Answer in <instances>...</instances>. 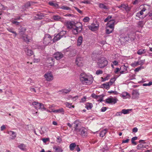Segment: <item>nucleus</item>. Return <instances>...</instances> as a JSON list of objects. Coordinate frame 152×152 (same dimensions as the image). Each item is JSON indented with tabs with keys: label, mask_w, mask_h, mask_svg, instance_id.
<instances>
[{
	"label": "nucleus",
	"mask_w": 152,
	"mask_h": 152,
	"mask_svg": "<svg viewBox=\"0 0 152 152\" xmlns=\"http://www.w3.org/2000/svg\"><path fill=\"white\" fill-rule=\"evenodd\" d=\"M80 80L82 84L86 85L91 84L93 80V77L91 75L82 73L80 76Z\"/></svg>",
	"instance_id": "obj_1"
},
{
	"label": "nucleus",
	"mask_w": 152,
	"mask_h": 152,
	"mask_svg": "<svg viewBox=\"0 0 152 152\" xmlns=\"http://www.w3.org/2000/svg\"><path fill=\"white\" fill-rule=\"evenodd\" d=\"M82 30V25L80 22H78L74 24V26L72 29V33L75 35L81 32Z\"/></svg>",
	"instance_id": "obj_2"
},
{
	"label": "nucleus",
	"mask_w": 152,
	"mask_h": 152,
	"mask_svg": "<svg viewBox=\"0 0 152 152\" xmlns=\"http://www.w3.org/2000/svg\"><path fill=\"white\" fill-rule=\"evenodd\" d=\"M19 34L20 35V38L27 43L30 42L32 40V38L31 37L28 36L27 35L24 33L20 32V33Z\"/></svg>",
	"instance_id": "obj_3"
},
{
	"label": "nucleus",
	"mask_w": 152,
	"mask_h": 152,
	"mask_svg": "<svg viewBox=\"0 0 152 152\" xmlns=\"http://www.w3.org/2000/svg\"><path fill=\"white\" fill-rule=\"evenodd\" d=\"M108 63V61L105 58H102L99 61L98 65L99 68H103L107 65Z\"/></svg>",
	"instance_id": "obj_4"
},
{
	"label": "nucleus",
	"mask_w": 152,
	"mask_h": 152,
	"mask_svg": "<svg viewBox=\"0 0 152 152\" xmlns=\"http://www.w3.org/2000/svg\"><path fill=\"white\" fill-rule=\"evenodd\" d=\"M44 77L46 80L48 81H51L53 80L54 77L51 72L49 71L46 73Z\"/></svg>",
	"instance_id": "obj_5"
},
{
	"label": "nucleus",
	"mask_w": 152,
	"mask_h": 152,
	"mask_svg": "<svg viewBox=\"0 0 152 152\" xmlns=\"http://www.w3.org/2000/svg\"><path fill=\"white\" fill-rule=\"evenodd\" d=\"M52 39L51 36L49 34H45L43 38V43L46 45L49 44L52 41Z\"/></svg>",
	"instance_id": "obj_6"
},
{
	"label": "nucleus",
	"mask_w": 152,
	"mask_h": 152,
	"mask_svg": "<svg viewBox=\"0 0 152 152\" xmlns=\"http://www.w3.org/2000/svg\"><path fill=\"white\" fill-rule=\"evenodd\" d=\"M32 104L37 109H39L41 110H46V108L44 107L43 104L40 103L34 102L32 103Z\"/></svg>",
	"instance_id": "obj_7"
},
{
	"label": "nucleus",
	"mask_w": 152,
	"mask_h": 152,
	"mask_svg": "<svg viewBox=\"0 0 152 152\" xmlns=\"http://www.w3.org/2000/svg\"><path fill=\"white\" fill-rule=\"evenodd\" d=\"M77 133V132H76ZM79 134L83 137L86 136L87 135V130L85 128L81 127L78 129Z\"/></svg>",
	"instance_id": "obj_8"
},
{
	"label": "nucleus",
	"mask_w": 152,
	"mask_h": 152,
	"mask_svg": "<svg viewBox=\"0 0 152 152\" xmlns=\"http://www.w3.org/2000/svg\"><path fill=\"white\" fill-rule=\"evenodd\" d=\"M99 25L97 23H92L90 26H89V29L92 31H95L98 29Z\"/></svg>",
	"instance_id": "obj_9"
},
{
	"label": "nucleus",
	"mask_w": 152,
	"mask_h": 152,
	"mask_svg": "<svg viewBox=\"0 0 152 152\" xmlns=\"http://www.w3.org/2000/svg\"><path fill=\"white\" fill-rule=\"evenodd\" d=\"M117 100H118L116 98L110 97L106 99V101L107 103L113 104L116 103Z\"/></svg>",
	"instance_id": "obj_10"
},
{
	"label": "nucleus",
	"mask_w": 152,
	"mask_h": 152,
	"mask_svg": "<svg viewBox=\"0 0 152 152\" xmlns=\"http://www.w3.org/2000/svg\"><path fill=\"white\" fill-rule=\"evenodd\" d=\"M63 56V55L60 52H57L54 54V57L57 60L60 59Z\"/></svg>",
	"instance_id": "obj_11"
},
{
	"label": "nucleus",
	"mask_w": 152,
	"mask_h": 152,
	"mask_svg": "<svg viewBox=\"0 0 152 152\" xmlns=\"http://www.w3.org/2000/svg\"><path fill=\"white\" fill-rule=\"evenodd\" d=\"M139 95V93L137 90H134L132 93V98L134 99H137Z\"/></svg>",
	"instance_id": "obj_12"
},
{
	"label": "nucleus",
	"mask_w": 152,
	"mask_h": 152,
	"mask_svg": "<svg viewBox=\"0 0 152 152\" xmlns=\"http://www.w3.org/2000/svg\"><path fill=\"white\" fill-rule=\"evenodd\" d=\"M76 64L79 66H82L83 65V59L82 58H77L76 60Z\"/></svg>",
	"instance_id": "obj_13"
},
{
	"label": "nucleus",
	"mask_w": 152,
	"mask_h": 152,
	"mask_svg": "<svg viewBox=\"0 0 152 152\" xmlns=\"http://www.w3.org/2000/svg\"><path fill=\"white\" fill-rule=\"evenodd\" d=\"M91 96L93 98L96 99L98 101L101 102L102 100L101 96L96 95L95 94L93 93L91 94Z\"/></svg>",
	"instance_id": "obj_14"
},
{
	"label": "nucleus",
	"mask_w": 152,
	"mask_h": 152,
	"mask_svg": "<svg viewBox=\"0 0 152 152\" xmlns=\"http://www.w3.org/2000/svg\"><path fill=\"white\" fill-rule=\"evenodd\" d=\"M53 19L56 21H60L62 22H64V19L58 15L54 16Z\"/></svg>",
	"instance_id": "obj_15"
},
{
	"label": "nucleus",
	"mask_w": 152,
	"mask_h": 152,
	"mask_svg": "<svg viewBox=\"0 0 152 152\" xmlns=\"http://www.w3.org/2000/svg\"><path fill=\"white\" fill-rule=\"evenodd\" d=\"M79 124V121H75L74 123L73 124H74V128L75 129L74 130L76 132H78V129H79L77 128V127L78 126V124Z\"/></svg>",
	"instance_id": "obj_16"
},
{
	"label": "nucleus",
	"mask_w": 152,
	"mask_h": 152,
	"mask_svg": "<svg viewBox=\"0 0 152 152\" xmlns=\"http://www.w3.org/2000/svg\"><path fill=\"white\" fill-rule=\"evenodd\" d=\"M24 50L25 51L26 54L28 56H30L33 54V52L32 50H31L28 49L27 48H24Z\"/></svg>",
	"instance_id": "obj_17"
},
{
	"label": "nucleus",
	"mask_w": 152,
	"mask_h": 152,
	"mask_svg": "<svg viewBox=\"0 0 152 152\" xmlns=\"http://www.w3.org/2000/svg\"><path fill=\"white\" fill-rule=\"evenodd\" d=\"M121 96L123 99L129 98L130 97L129 94L126 92H123L121 94Z\"/></svg>",
	"instance_id": "obj_18"
},
{
	"label": "nucleus",
	"mask_w": 152,
	"mask_h": 152,
	"mask_svg": "<svg viewBox=\"0 0 152 152\" xmlns=\"http://www.w3.org/2000/svg\"><path fill=\"white\" fill-rule=\"evenodd\" d=\"M7 133L12 136V137L11 138V139H14L16 137V134L15 132L13 131H8Z\"/></svg>",
	"instance_id": "obj_19"
},
{
	"label": "nucleus",
	"mask_w": 152,
	"mask_h": 152,
	"mask_svg": "<svg viewBox=\"0 0 152 152\" xmlns=\"http://www.w3.org/2000/svg\"><path fill=\"white\" fill-rule=\"evenodd\" d=\"M52 112L55 113H62V114H64V110L63 108H61L56 110H54L52 109Z\"/></svg>",
	"instance_id": "obj_20"
},
{
	"label": "nucleus",
	"mask_w": 152,
	"mask_h": 152,
	"mask_svg": "<svg viewBox=\"0 0 152 152\" xmlns=\"http://www.w3.org/2000/svg\"><path fill=\"white\" fill-rule=\"evenodd\" d=\"M66 26L68 28L72 29L73 26H74V24L71 22L68 21L66 23Z\"/></svg>",
	"instance_id": "obj_21"
},
{
	"label": "nucleus",
	"mask_w": 152,
	"mask_h": 152,
	"mask_svg": "<svg viewBox=\"0 0 152 152\" xmlns=\"http://www.w3.org/2000/svg\"><path fill=\"white\" fill-rule=\"evenodd\" d=\"M61 37L60 35L58 34L54 37L53 39V41L54 42H56L59 40Z\"/></svg>",
	"instance_id": "obj_22"
},
{
	"label": "nucleus",
	"mask_w": 152,
	"mask_h": 152,
	"mask_svg": "<svg viewBox=\"0 0 152 152\" xmlns=\"http://www.w3.org/2000/svg\"><path fill=\"white\" fill-rule=\"evenodd\" d=\"M144 24L143 21H138L137 23L138 27L141 28L143 27Z\"/></svg>",
	"instance_id": "obj_23"
},
{
	"label": "nucleus",
	"mask_w": 152,
	"mask_h": 152,
	"mask_svg": "<svg viewBox=\"0 0 152 152\" xmlns=\"http://www.w3.org/2000/svg\"><path fill=\"white\" fill-rule=\"evenodd\" d=\"M7 29L10 32H11V33H13V34H14V36L15 37H16L17 36V34L16 32L13 31V28H7Z\"/></svg>",
	"instance_id": "obj_24"
},
{
	"label": "nucleus",
	"mask_w": 152,
	"mask_h": 152,
	"mask_svg": "<svg viewBox=\"0 0 152 152\" xmlns=\"http://www.w3.org/2000/svg\"><path fill=\"white\" fill-rule=\"evenodd\" d=\"M107 129H105L104 130L102 131L100 134V137H103L106 134L107 131Z\"/></svg>",
	"instance_id": "obj_25"
},
{
	"label": "nucleus",
	"mask_w": 152,
	"mask_h": 152,
	"mask_svg": "<svg viewBox=\"0 0 152 152\" xmlns=\"http://www.w3.org/2000/svg\"><path fill=\"white\" fill-rule=\"evenodd\" d=\"M53 148L57 152H62L63 151L62 148L58 146L57 147L54 146Z\"/></svg>",
	"instance_id": "obj_26"
},
{
	"label": "nucleus",
	"mask_w": 152,
	"mask_h": 152,
	"mask_svg": "<svg viewBox=\"0 0 152 152\" xmlns=\"http://www.w3.org/2000/svg\"><path fill=\"white\" fill-rule=\"evenodd\" d=\"M26 145L23 144H21L18 146V147L20 149L23 151L26 150Z\"/></svg>",
	"instance_id": "obj_27"
},
{
	"label": "nucleus",
	"mask_w": 152,
	"mask_h": 152,
	"mask_svg": "<svg viewBox=\"0 0 152 152\" xmlns=\"http://www.w3.org/2000/svg\"><path fill=\"white\" fill-rule=\"evenodd\" d=\"M83 37L82 36H80L78 37L77 40V45L78 46H80L81 45L83 41Z\"/></svg>",
	"instance_id": "obj_28"
},
{
	"label": "nucleus",
	"mask_w": 152,
	"mask_h": 152,
	"mask_svg": "<svg viewBox=\"0 0 152 152\" xmlns=\"http://www.w3.org/2000/svg\"><path fill=\"white\" fill-rule=\"evenodd\" d=\"M146 146L143 145L142 144H140L137 146V148L138 150L142 149L145 148Z\"/></svg>",
	"instance_id": "obj_29"
},
{
	"label": "nucleus",
	"mask_w": 152,
	"mask_h": 152,
	"mask_svg": "<svg viewBox=\"0 0 152 152\" xmlns=\"http://www.w3.org/2000/svg\"><path fill=\"white\" fill-rule=\"evenodd\" d=\"M77 145L75 143H73L69 145V148L71 151H73L75 147H76Z\"/></svg>",
	"instance_id": "obj_30"
},
{
	"label": "nucleus",
	"mask_w": 152,
	"mask_h": 152,
	"mask_svg": "<svg viewBox=\"0 0 152 152\" xmlns=\"http://www.w3.org/2000/svg\"><path fill=\"white\" fill-rule=\"evenodd\" d=\"M132 109H123L122 110V112L123 114H129V112L131 111Z\"/></svg>",
	"instance_id": "obj_31"
},
{
	"label": "nucleus",
	"mask_w": 152,
	"mask_h": 152,
	"mask_svg": "<svg viewBox=\"0 0 152 152\" xmlns=\"http://www.w3.org/2000/svg\"><path fill=\"white\" fill-rule=\"evenodd\" d=\"M99 8L105 10L107 9V7L104 5V4L101 3H99Z\"/></svg>",
	"instance_id": "obj_32"
},
{
	"label": "nucleus",
	"mask_w": 152,
	"mask_h": 152,
	"mask_svg": "<svg viewBox=\"0 0 152 152\" xmlns=\"http://www.w3.org/2000/svg\"><path fill=\"white\" fill-rule=\"evenodd\" d=\"M48 4L50 5L51 6H53L57 8H59L58 5L57 4L53 3L52 2H49Z\"/></svg>",
	"instance_id": "obj_33"
},
{
	"label": "nucleus",
	"mask_w": 152,
	"mask_h": 152,
	"mask_svg": "<svg viewBox=\"0 0 152 152\" xmlns=\"http://www.w3.org/2000/svg\"><path fill=\"white\" fill-rule=\"evenodd\" d=\"M93 107L92 104L91 103H88L86 104V108L87 109H90Z\"/></svg>",
	"instance_id": "obj_34"
},
{
	"label": "nucleus",
	"mask_w": 152,
	"mask_h": 152,
	"mask_svg": "<svg viewBox=\"0 0 152 152\" xmlns=\"http://www.w3.org/2000/svg\"><path fill=\"white\" fill-rule=\"evenodd\" d=\"M43 16L40 13H37L36 15V16H35L36 18L37 19H41Z\"/></svg>",
	"instance_id": "obj_35"
},
{
	"label": "nucleus",
	"mask_w": 152,
	"mask_h": 152,
	"mask_svg": "<svg viewBox=\"0 0 152 152\" xmlns=\"http://www.w3.org/2000/svg\"><path fill=\"white\" fill-rule=\"evenodd\" d=\"M65 104L66 105V106L67 107H68L69 108H71L72 107V108L74 107V105H72V104L68 102H66L65 103Z\"/></svg>",
	"instance_id": "obj_36"
},
{
	"label": "nucleus",
	"mask_w": 152,
	"mask_h": 152,
	"mask_svg": "<svg viewBox=\"0 0 152 152\" xmlns=\"http://www.w3.org/2000/svg\"><path fill=\"white\" fill-rule=\"evenodd\" d=\"M71 89L70 88H69L68 89H63L61 90V92L64 93L65 94H67L68 93L71 91Z\"/></svg>",
	"instance_id": "obj_37"
},
{
	"label": "nucleus",
	"mask_w": 152,
	"mask_h": 152,
	"mask_svg": "<svg viewBox=\"0 0 152 152\" xmlns=\"http://www.w3.org/2000/svg\"><path fill=\"white\" fill-rule=\"evenodd\" d=\"M145 52V50L140 49L138 51L137 53L139 55H141L144 53Z\"/></svg>",
	"instance_id": "obj_38"
},
{
	"label": "nucleus",
	"mask_w": 152,
	"mask_h": 152,
	"mask_svg": "<svg viewBox=\"0 0 152 152\" xmlns=\"http://www.w3.org/2000/svg\"><path fill=\"white\" fill-rule=\"evenodd\" d=\"M107 28H109L110 29L113 30L114 28V25L113 24H108V23H107Z\"/></svg>",
	"instance_id": "obj_39"
},
{
	"label": "nucleus",
	"mask_w": 152,
	"mask_h": 152,
	"mask_svg": "<svg viewBox=\"0 0 152 152\" xmlns=\"http://www.w3.org/2000/svg\"><path fill=\"white\" fill-rule=\"evenodd\" d=\"M108 84L107 83H104L103 84V85L105 88L108 89H109L110 87L108 85Z\"/></svg>",
	"instance_id": "obj_40"
},
{
	"label": "nucleus",
	"mask_w": 152,
	"mask_h": 152,
	"mask_svg": "<svg viewBox=\"0 0 152 152\" xmlns=\"http://www.w3.org/2000/svg\"><path fill=\"white\" fill-rule=\"evenodd\" d=\"M33 3L32 2H28L25 4V6L26 7H28L30 6Z\"/></svg>",
	"instance_id": "obj_41"
},
{
	"label": "nucleus",
	"mask_w": 152,
	"mask_h": 152,
	"mask_svg": "<svg viewBox=\"0 0 152 152\" xmlns=\"http://www.w3.org/2000/svg\"><path fill=\"white\" fill-rule=\"evenodd\" d=\"M118 8H123L125 9H126L127 8L126 6L124 4H122L118 6Z\"/></svg>",
	"instance_id": "obj_42"
},
{
	"label": "nucleus",
	"mask_w": 152,
	"mask_h": 152,
	"mask_svg": "<svg viewBox=\"0 0 152 152\" xmlns=\"http://www.w3.org/2000/svg\"><path fill=\"white\" fill-rule=\"evenodd\" d=\"M61 9H62L64 10H70V8L67 6H62L60 8Z\"/></svg>",
	"instance_id": "obj_43"
},
{
	"label": "nucleus",
	"mask_w": 152,
	"mask_h": 152,
	"mask_svg": "<svg viewBox=\"0 0 152 152\" xmlns=\"http://www.w3.org/2000/svg\"><path fill=\"white\" fill-rule=\"evenodd\" d=\"M66 32L65 31H62L58 33L61 37H62L64 35L66 34Z\"/></svg>",
	"instance_id": "obj_44"
},
{
	"label": "nucleus",
	"mask_w": 152,
	"mask_h": 152,
	"mask_svg": "<svg viewBox=\"0 0 152 152\" xmlns=\"http://www.w3.org/2000/svg\"><path fill=\"white\" fill-rule=\"evenodd\" d=\"M113 30L111 29H109L107 28H106V33L107 34H110L112 33Z\"/></svg>",
	"instance_id": "obj_45"
},
{
	"label": "nucleus",
	"mask_w": 152,
	"mask_h": 152,
	"mask_svg": "<svg viewBox=\"0 0 152 152\" xmlns=\"http://www.w3.org/2000/svg\"><path fill=\"white\" fill-rule=\"evenodd\" d=\"M90 20V18H89V17H85L83 19V21L85 22H88Z\"/></svg>",
	"instance_id": "obj_46"
},
{
	"label": "nucleus",
	"mask_w": 152,
	"mask_h": 152,
	"mask_svg": "<svg viewBox=\"0 0 152 152\" xmlns=\"http://www.w3.org/2000/svg\"><path fill=\"white\" fill-rule=\"evenodd\" d=\"M112 18V16L109 15L108 16L107 18H105L104 20V22H107L110 19Z\"/></svg>",
	"instance_id": "obj_47"
},
{
	"label": "nucleus",
	"mask_w": 152,
	"mask_h": 152,
	"mask_svg": "<svg viewBox=\"0 0 152 152\" xmlns=\"http://www.w3.org/2000/svg\"><path fill=\"white\" fill-rule=\"evenodd\" d=\"M103 73L102 71L100 69H99L96 71V74L97 75L102 74Z\"/></svg>",
	"instance_id": "obj_48"
},
{
	"label": "nucleus",
	"mask_w": 152,
	"mask_h": 152,
	"mask_svg": "<svg viewBox=\"0 0 152 152\" xmlns=\"http://www.w3.org/2000/svg\"><path fill=\"white\" fill-rule=\"evenodd\" d=\"M129 37L130 38L131 41H132L134 40L135 38L134 35H130L129 36Z\"/></svg>",
	"instance_id": "obj_49"
},
{
	"label": "nucleus",
	"mask_w": 152,
	"mask_h": 152,
	"mask_svg": "<svg viewBox=\"0 0 152 152\" xmlns=\"http://www.w3.org/2000/svg\"><path fill=\"white\" fill-rule=\"evenodd\" d=\"M152 84V82L151 81L149 82L148 83H144L143 84V86H150Z\"/></svg>",
	"instance_id": "obj_50"
},
{
	"label": "nucleus",
	"mask_w": 152,
	"mask_h": 152,
	"mask_svg": "<svg viewBox=\"0 0 152 152\" xmlns=\"http://www.w3.org/2000/svg\"><path fill=\"white\" fill-rule=\"evenodd\" d=\"M115 21L114 20H109V22H108V24H113L114 25V23H115Z\"/></svg>",
	"instance_id": "obj_51"
},
{
	"label": "nucleus",
	"mask_w": 152,
	"mask_h": 152,
	"mask_svg": "<svg viewBox=\"0 0 152 152\" xmlns=\"http://www.w3.org/2000/svg\"><path fill=\"white\" fill-rule=\"evenodd\" d=\"M37 48L39 50H42L45 48V47L43 46L38 45L37 46Z\"/></svg>",
	"instance_id": "obj_52"
},
{
	"label": "nucleus",
	"mask_w": 152,
	"mask_h": 152,
	"mask_svg": "<svg viewBox=\"0 0 152 152\" xmlns=\"http://www.w3.org/2000/svg\"><path fill=\"white\" fill-rule=\"evenodd\" d=\"M146 10V9L145 8H143V9L141 10L140 12H139L140 14L141 15H142L143 14V12H144Z\"/></svg>",
	"instance_id": "obj_53"
},
{
	"label": "nucleus",
	"mask_w": 152,
	"mask_h": 152,
	"mask_svg": "<svg viewBox=\"0 0 152 152\" xmlns=\"http://www.w3.org/2000/svg\"><path fill=\"white\" fill-rule=\"evenodd\" d=\"M12 23L14 24H15L16 25H19V24L20 23L19 22H18L17 21H16L15 20H12L11 21Z\"/></svg>",
	"instance_id": "obj_54"
},
{
	"label": "nucleus",
	"mask_w": 152,
	"mask_h": 152,
	"mask_svg": "<svg viewBox=\"0 0 152 152\" xmlns=\"http://www.w3.org/2000/svg\"><path fill=\"white\" fill-rule=\"evenodd\" d=\"M106 110L107 108L106 107H103L101 109V111L102 112H104Z\"/></svg>",
	"instance_id": "obj_55"
},
{
	"label": "nucleus",
	"mask_w": 152,
	"mask_h": 152,
	"mask_svg": "<svg viewBox=\"0 0 152 152\" xmlns=\"http://www.w3.org/2000/svg\"><path fill=\"white\" fill-rule=\"evenodd\" d=\"M131 66H132L133 67H135L137 66L135 61L134 62L132 63L131 64Z\"/></svg>",
	"instance_id": "obj_56"
},
{
	"label": "nucleus",
	"mask_w": 152,
	"mask_h": 152,
	"mask_svg": "<svg viewBox=\"0 0 152 152\" xmlns=\"http://www.w3.org/2000/svg\"><path fill=\"white\" fill-rule=\"evenodd\" d=\"M74 8L77 11V12L79 13H82V11L81 10H80L77 7H75Z\"/></svg>",
	"instance_id": "obj_57"
},
{
	"label": "nucleus",
	"mask_w": 152,
	"mask_h": 152,
	"mask_svg": "<svg viewBox=\"0 0 152 152\" xmlns=\"http://www.w3.org/2000/svg\"><path fill=\"white\" fill-rule=\"evenodd\" d=\"M86 96H84L83 98L81 99V102H84L86 101Z\"/></svg>",
	"instance_id": "obj_58"
},
{
	"label": "nucleus",
	"mask_w": 152,
	"mask_h": 152,
	"mask_svg": "<svg viewBox=\"0 0 152 152\" xmlns=\"http://www.w3.org/2000/svg\"><path fill=\"white\" fill-rule=\"evenodd\" d=\"M40 61V59L39 58H34V62L37 63Z\"/></svg>",
	"instance_id": "obj_59"
},
{
	"label": "nucleus",
	"mask_w": 152,
	"mask_h": 152,
	"mask_svg": "<svg viewBox=\"0 0 152 152\" xmlns=\"http://www.w3.org/2000/svg\"><path fill=\"white\" fill-rule=\"evenodd\" d=\"M135 62L137 66L141 64V61H135Z\"/></svg>",
	"instance_id": "obj_60"
},
{
	"label": "nucleus",
	"mask_w": 152,
	"mask_h": 152,
	"mask_svg": "<svg viewBox=\"0 0 152 152\" xmlns=\"http://www.w3.org/2000/svg\"><path fill=\"white\" fill-rule=\"evenodd\" d=\"M76 149L77 152H79L80 151V148L79 147L78 145H77L76 147Z\"/></svg>",
	"instance_id": "obj_61"
},
{
	"label": "nucleus",
	"mask_w": 152,
	"mask_h": 152,
	"mask_svg": "<svg viewBox=\"0 0 152 152\" xmlns=\"http://www.w3.org/2000/svg\"><path fill=\"white\" fill-rule=\"evenodd\" d=\"M115 81V79L114 78L111 79L109 82L111 83H113Z\"/></svg>",
	"instance_id": "obj_62"
},
{
	"label": "nucleus",
	"mask_w": 152,
	"mask_h": 152,
	"mask_svg": "<svg viewBox=\"0 0 152 152\" xmlns=\"http://www.w3.org/2000/svg\"><path fill=\"white\" fill-rule=\"evenodd\" d=\"M137 130H138L137 129V128L135 127V128H134L133 129L132 131H133V132L135 133V132H137Z\"/></svg>",
	"instance_id": "obj_63"
},
{
	"label": "nucleus",
	"mask_w": 152,
	"mask_h": 152,
	"mask_svg": "<svg viewBox=\"0 0 152 152\" xmlns=\"http://www.w3.org/2000/svg\"><path fill=\"white\" fill-rule=\"evenodd\" d=\"M122 113H122V112L121 111V112H119L117 113L116 115L117 116H120L122 115Z\"/></svg>",
	"instance_id": "obj_64"
}]
</instances>
